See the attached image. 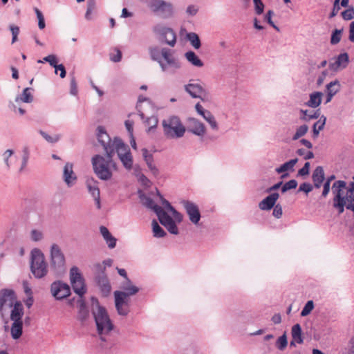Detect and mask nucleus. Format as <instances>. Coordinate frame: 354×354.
Here are the masks:
<instances>
[{
	"label": "nucleus",
	"mask_w": 354,
	"mask_h": 354,
	"mask_svg": "<svg viewBox=\"0 0 354 354\" xmlns=\"http://www.w3.org/2000/svg\"><path fill=\"white\" fill-rule=\"evenodd\" d=\"M309 169H310V163L308 162H306L305 163V165H304V167L299 170L298 175L304 176L308 174Z\"/></svg>",
	"instance_id": "obj_63"
},
{
	"label": "nucleus",
	"mask_w": 354,
	"mask_h": 354,
	"mask_svg": "<svg viewBox=\"0 0 354 354\" xmlns=\"http://www.w3.org/2000/svg\"><path fill=\"white\" fill-rule=\"evenodd\" d=\"M185 57L191 64L196 67H202L203 66V62L193 51H188L185 53Z\"/></svg>",
	"instance_id": "obj_33"
},
{
	"label": "nucleus",
	"mask_w": 354,
	"mask_h": 354,
	"mask_svg": "<svg viewBox=\"0 0 354 354\" xmlns=\"http://www.w3.org/2000/svg\"><path fill=\"white\" fill-rule=\"evenodd\" d=\"M323 93L319 91H315L310 94L309 100L306 102V105L311 108L318 107L322 102Z\"/></svg>",
	"instance_id": "obj_30"
},
{
	"label": "nucleus",
	"mask_w": 354,
	"mask_h": 354,
	"mask_svg": "<svg viewBox=\"0 0 354 354\" xmlns=\"http://www.w3.org/2000/svg\"><path fill=\"white\" fill-rule=\"evenodd\" d=\"M297 185V181L294 179H292V180H289L288 182H287L286 183H285L282 186L281 192L283 193H284L289 189L296 188Z\"/></svg>",
	"instance_id": "obj_52"
},
{
	"label": "nucleus",
	"mask_w": 354,
	"mask_h": 354,
	"mask_svg": "<svg viewBox=\"0 0 354 354\" xmlns=\"http://www.w3.org/2000/svg\"><path fill=\"white\" fill-rule=\"evenodd\" d=\"M332 192L335 194L333 198V206L338 209L339 214H342L344 212L346 201L348 200V198H351L354 192V183H352L348 189L344 181L339 180L333 184Z\"/></svg>",
	"instance_id": "obj_5"
},
{
	"label": "nucleus",
	"mask_w": 354,
	"mask_h": 354,
	"mask_svg": "<svg viewBox=\"0 0 354 354\" xmlns=\"http://www.w3.org/2000/svg\"><path fill=\"white\" fill-rule=\"evenodd\" d=\"M50 266L57 273L62 272L65 269V257L60 247L57 244H53L50 250Z\"/></svg>",
	"instance_id": "obj_10"
},
{
	"label": "nucleus",
	"mask_w": 354,
	"mask_h": 354,
	"mask_svg": "<svg viewBox=\"0 0 354 354\" xmlns=\"http://www.w3.org/2000/svg\"><path fill=\"white\" fill-rule=\"evenodd\" d=\"M10 30L12 32V44H14L17 41V37L19 34V28L15 25L10 26Z\"/></svg>",
	"instance_id": "obj_53"
},
{
	"label": "nucleus",
	"mask_w": 354,
	"mask_h": 354,
	"mask_svg": "<svg viewBox=\"0 0 354 354\" xmlns=\"http://www.w3.org/2000/svg\"><path fill=\"white\" fill-rule=\"evenodd\" d=\"M340 87L341 85L339 82L336 80L330 82L326 85V92L333 95H335L340 90Z\"/></svg>",
	"instance_id": "obj_36"
},
{
	"label": "nucleus",
	"mask_w": 354,
	"mask_h": 354,
	"mask_svg": "<svg viewBox=\"0 0 354 354\" xmlns=\"http://www.w3.org/2000/svg\"><path fill=\"white\" fill-rule=\"evenodd\" d=\"M326 121V118L324 115L319 117L313 127V136L314 138L318 137L319 132L324 129Z\"/></svg>",
	"instance_id": "obj_34"
},
{
	"label": "nucleus",
	"mask_w": 354,
	"mask_h": 354,
	"mask_svg": "<svg viewBox=\"0 0 354 354\" xmlns=\"http://www.w3.org/2000/svg\"><path fill=\"white\" fill-rule=\"evenodd\" d=\"M78 313L77 319L82 323L85 322L89 317V310L84 300L80 298L77 300Z\"/></svg>",
	"instance_id": "obj_28"
},
{
	"label": "nucleus",
	"mask_w": 354,
	"mask_h": 354,
	"mask_svg": "<svg viewBox=\"0 0 354 354\" xmlns=\"http://www.w3.org/2000/svg\"><path fill=\"white\" fill-rule=\"evenodd\" d=\"M287 345V337L286 335L284 333L277 339L276 342V346L279 350L283 351L286 348Z\"/></svg>",
	"instance_id": "obj_45"
},
{
	"label": "nucleus",
	"mask_w": 354,
	"mask_h": 354,
	"mask_svg": "<svg viewBox=\"0 0 354 354\" xmlns=\"http://www.w3.org/2000/svg\"><path fill=\"white\" fill-rule=\"evenodd\" d=\"M86 184L88 192L93 197L97 209H100L101 208L100 193L97 183L93 178H88Z\"/></svg>",
	"instance_id": "obj_19"
},
{
	"label": "nucleus",
	"mask_w": 354,
	"mask_h": 354,
	"mask_svg": "<svg viewBox=\"0 0 354 354\" xmlns=\"http://www.w3.org/2000/svg\"><path fill=\"white\" fill-rule=\"evenodd\" d=\"M156 14L165 18L171 17L173 14L172 4L163 1V3L159 6L158 11L156 12Z\"/></svg>",
	"instance_id": "obj_29"
},
{
	"label": "nucleus",
	"mask_w": 354,
	"mask_h": 354,
	"mask_svg": "<svg viewBox=\"0 0 354 354\" xmlns=\"http://www.w3.org/2000/svg\"><path fill=\"white\" fill-rule=\"evenodd\" d=\"M95 9V1L94 0H89L87 3V9L85 14V18L87 20H91V15Z\"/></svg>",
	"instance_id": "obj_46"
},
{
	"label": "nucleus",
	"mask_w": 354,
	"mask_h": 354,
	"mask_svg": "<svg viewBox=\"0 0 354 354\" xmlns=\"http://www.w3.org/2000/svg\"><path fill=\"white\" fill-rule=\"evenodd\" d=\"M181 204L185 210L189 221L195 226H198L201 214L198 205L188 200H183Z\"/></svg>",
	"instance_id": "obj_13"
},
{
	"label": "nucleus",
	"mask_w": 354,
	"mask_h": 354,
	"mask_svg": "<svg viewBox=\"0 0 354 354\" xmlns=\"http://www.w3.org/2000/svg\"><path fill=\"white\" fill-rule=\"evenodd\" d=\"M70 93L73 95H75L77 93V86L75 79L73 77L70 82Z\"/></svg>",
	"instance_id": "obj_62"
},
{
	"label": "nucleus",
	"mask_w": 354,
	"mask_h": 354,
	"mask_svg": "<svg viewBox=\"0 0 354 354\" xmlns=\"http://www.w3.org/2000/svg\"><path fill=\"white\" fill-rule=\"evenodd\" d=\"M97 283L102 296H109L111 290V286L107 277L104 274L99 275L97 277Z\"/></svg>",
	"instance_id": "obj_23"
},
{
	"label": "nucleus",
	"mask_w": 354,
	"mask_h": 354,
	"mask_svg": "<svg viewBox=\"0 0 354 354\" xmlns=\"http://www.w3.org/2000/svg\"><path fill=\"white\" fill-rule=\"evenodd\" d=\"M69 277L70 282L74 292L76 293L80 298L83 299V296L86 292V288L84 279L82 277L80 269L76 266H73L70 269Z\"/></svg>",
	"instance_id": "obj_8"
},
{
	"label": "nucleus",
	"mask_w": 354,
	"mask_h": 354,
	"mask_svg": "<svg viewBox=\"0 0 354 354\" xmlns=\"http://www.w3.org/2000/svg\"><path fill=\"white\" fill-rule=\"evenodd\" d=\"M349 62L348 55L346 53L337 56L334 62L329 64V68L333 71H337L339 68H345Z\"/></svg>",
	"instance_id": "obj_21"
},
{
	"label": "nucleus",
	"mask_w": 354,
	"mask_h": 354,
	"mask_svg": "<svg viewBox=\"0 0 354 354\" xmlns=\"http://www.w3.org/2000/svg\"><path fill=\"white\" fill-rule=\"evenodd\" d=\"M97 138L98 142L103 147L106 154H114V148L116 141L122 140L120 138H115L113 140L105 131L103 127L99 126L97 128Z\"/></svg>",
	"instance_id": "obj_11"
},
{
	"label": "nucleus",
	"mask_w": 354,
	"mask_h": 354,
	"mask_svg": "<svg viewBox=\"0 0 354 354\" xmlns=\"http://www.w3.org/2000/svg\"><path fill=\"white\" fill-rule=\"evenodd\" d=\"M185 91L193 98L201 97L205 92L203 87L198 83H191L185 85Z\"/></svg>",
	"instance_id": "obj_24"
},
{
	"label": "nucleus",
	"mask_w": 354,
	"mask_h": 354,
	"mask_svg": "<svg viewBox=\"0 0 354 354\" xmlns=\"http://www.w3.org/2000/svg\"><path fill=\"white\" fill-rule=\"evenodd\" d=\"M149 54L151 58L159 64L162 71L167 74L174 75L181 68L180 61L174 56V51L169 48L151 47Z\"/></svg>",
	"instance_id": "obj_3"
},
{
	"label": "nucleus",
	"mask_w": 354,
	"mask_h": 354,
	"mask_svg": "<svg viewBox=\"0 0 354 354\" xmlns=\"http://www.w3.org/2000/svg\"><path fill=\"white\" fill-rule=\"evenodd\" d=\"M10 319L12 322H22L24 315V306L20 301H15L10 308Z\"/></svg>",
	"instance_id": "obj_25"
},
{
	"label": "nucleus",
	"mask_w": 354,
	"mask_h": 354,
	"mask_svg": "<svg viewBox=\"0 0 354 354\" xmlns=\"http://www.w3.org/2000/svg\"><path fill=\"white\" fill-rule=\"evenodd\" d=\"M187 39L190 42L191 45L195 48H200L201 44L198 35L195 32H189L187 34Z\"/></svg>",
	"instance_id": "obj_40"
},
{
	"label": "nucleus",
	"mask_w": 354,
	"mask_h": 354,
	"mask_svg": "<svg viewBox=\"0 0 354 354\" xmlns=\"http://www.w3.org/2000/svg\"><path fill=\"white\" fill-rule=\"evenodd\" d=\"M114 154H106V157L95 155L92 158V165L98 177H111L117 170L116 163L113 160Z\"/></svg>",
	"instance_id": "obj_4"
},
{
	"label": "nucleus",
	"mask_w": 354,
	"mask_h": 354,
	"mask_svg": "<svg viewBox=\"0 0 354 354\" xmlns=\"http://www.w3.org/2000/svg\"><path fill=\"white\" fill-rule=\"evenodd\" d=\"M297 161V158L290 160L289 161L281 165L280 167H277L275 171L278 174H281L280 177H287L289 172L294 171L295 165Z\"/></svg>",
	"instance_id": "obj_26"
},
{
	"label": "nucleus",
	"mask_w": 354,
	"mask_h": 354,
	"mask_svg": "<svg viewBox=\"0 0 354 354\" xmlns=\"http://www.w3.org/2000/svg\"><path fill=\"white\" fill-rule=\"evenodd\" d=\"M334 178H327L326 180L324 183V187H323V192H322V196L324 197H326L328 194L330 192V181L331 180H333Z\"/></svg>",
	"instance_id": "obj_59"
},
{
	"label": "nucleus",
	"mask_w": 354,
	"mask_h": 354,
	"mask_svg": "<svg viewBox=\"0 0 354 354\" xmlns=\"http://www.w3.org/2000/svg\"><path fill=\"white\" fill-rule=\"evenodd\" d=\"M113 295L115 307L118 315L122 317H127L131 311L129 298L125 297V295L119 292L118 290L115 291Z\"/></svg>",
	"instance_id": "obj_12"
},
{
	"label": "nucleus",
	"mask_w": 354,
	"mask_h": 354,
	"mask_svg": "<svg viewBox=\"0 0 354 354\" xmlns=\"http://www.w3.org/2000/svg\"><path fill=\"white\" fill-rule=\"evenodd\" d=\"M311 177H324V169L321 166H318L314 170Z\"/></svg>",
	"instance_id": "obj_64"
},
{
	"label": "nucleus",
	"mask_w": 354,
	"mask_h": 354,
	"mask_svg": "<svg viewBox=\"0 0 354 354\" xmlns=\"http://www.w3.org/2000/svg\"><path fill=\"white\" fill-rule=\"evenodd\" d=\"M314 308V303L312 300L308 301L301 312V316L308 315Z\"/></svg>",
	"instance_id": "obj_47"
},
{
	"label": "nucleus",
	"mask_w": 354,
	"mask_h": 354,
	"mask_svg": "<svg viewBox=\"0 0 354 354\" xmlns=\"http://www.w3.org/2000/svg\"><path fill=\"white\" fill-rule=\"evenodd\" d=\"M153 236L156 238H162L166 236V232L160 226L156 220H153L151 223Z\"/></svg>",
	"instance_id": "obj_37"
},
{
	"label": "nucleus",
	"mask_w": 354,
	"mask_h": 354,
	"mask_svg": "<svg viewBox=\"0 0 354 354\" xmlns=\"http://www.w3.org/2000/svg\"><path fill=\"white\" fill-rule=\"evenodd\" d=\"M35 14H36L37 19H38L39 28L42 30L46 26L43 14L37 8H35Z\"/></svg>",
	"instance_id": "obj_51"
},
{
	"label": "nucleus",
	"mask_w": 354,
	"mask_h": 354,
	"mask_svg": "<svg viewBox=\"0 0 354 354\" xmlns=\"http://www.w3.org/2000/svg\"><path fill=\"white\" fill-rule=\"evenodd\" d=\"M164 135L169 139H178L184 136L186 128L180 119L176 115H170L162 121Z\"/></svg>",
	"instance_id": "obj_6"
},
{
	"label": "nucleus",
	"mask_w": 354,
	"mask_h": 354,
	"mask_svg": "<svg viewBox=\"0 0 354 354\" xmlns=\"http://www.w3.org/2000/svg\"><path fill=\"white\" fill-rule=\"evenodd\" d=\"M30 270L35 277L41 279L48 273V266L44 254L39 249L31 251Z\"/></svg>",
	"instance_id": "obj_7"
},
{
	"label": "nucleus",
	"mask_w": 354,
	"mask_h": 354,
	"mask_svg": "<svg viewBox=\"0 0 354 354\" xmlns=\"http://www.w3.org/2000/svg\"><path fill=\"white\" fill-rule=\"evenodd\" d=\"M187 130L189 132L200 138L204 137L207 131L205 124L194 118H188Z\"/></svg>",
	"instance_id": "obj_17"
},
{
	"label": "nucleus",
	"mask_w": 354,
	"mask_h": 354,
	"mask_svg": "<svg viewBox=\"0 0 354 354\" xmlns=\"http://www.w3.org/2000/svg\"><path fill=\"white\" fill-rule=\"evenodd\" d=\"M138 180L144 189V190H138L142 204L156 213L160 223L169 233L177 235L179 232L176 223L182 222L183 215L163 198L156 187L150 192H147V189L151 185L149 178H138Z\"/></svg>",
	"instance_id": "obj_1"
},
{
	"label": "nucleus",
	"mask_w": 354,
	"mask_h": 354,
	"mask_svg": "<svg viewBox=\"0 0 354 354\" xmlns=\"http://www.w3.org/2000/svg\"><path fill=\"white\" fill-rule=\"evenodd\" d=\"M145 3L152 12L156 13L159 6L163 3V0H146Z\"/></svg>",
	"instance_id": "obj_44"
},
{
	"label": "nucleus",
	"mask_w": 354,
	"mask_h": 354,
	"mask_svg": "<svg viewBox=\"0 0 354 354\" xmlns=\"http://www.w3.org/2000/svg\"><path fill=\"white\" fill-rule=\"evenodd\" d=\"M153 31L160 35V39L165 44L174 47L176 42V36L174 30L167 27L157 25L153 28Z\"/></svg>",
	"instance_id": "obj_15"
},
{
	"label": "nucleus",
	"mask_w": 354,
	"mask_h": 354,
	"mask_svg": "<svg viewBox=\"0 0 354 354\" xmlns=\"http://www.w3.org/2000/svg\"><path fill=\"white\" fill-rule=\"evenodd\" d=\"M39 133L44 138V139H45L46 142L51 144H54L59 142L62 138V136L60 134L54 133L53 135H50L42 130L39 131Z\"/></svg>",
	"instance_id": "obj_38"
},
{
	"label": "nucleus",
	"mask_w": 354,
	"mask_h": 354,
	"mask_svg": "<svg viewBox=\"0 0 354 354\" xmlns=\"http://www.w3.org/2000/svg\"><path fill=\"white\" fill-rule=\"evenodd\" d=\"M282 214H283V211H282V207L281 205L279 204H277V205H275L274 207H273V212H272V215L277 218H279L281 217L282 216Z\"/></svg>",
	"instance_id": "obj_58"
},
{
	"label": "nucleus",
	"mask_w": 354,
	"mask_h": 354,
	"mask_svg": "<svg viewBox=\"0 0 354 354\" xmlns=\"http://www.w3.org/2000/svg\"><path fill=\"white\" fill-rule=\"evenodd\" d=\"M33 100V96L31 94L30 88H26L24 89L22 94L16 97L15 101L17 102L19 101H21L25 103H30Z\"/></svg>",
	"instance_id": "obj_35"
},
{
	"label": "nucleus",
	"mask_w": 354,
	"mask_h": 354,
	"mask_svg": "<svg viewBox=\"0 0 354 354\" xmlns=\"http://www.w3.org/2000/svg\"><path fill=\"white\" fill-rule=\"evenodd\" d=\"M195 109L198 114L203 118V119L209 124L213 131L218 130V124L214 115L207 109H205L200 103L195 105Z\"/></svg>",
	"instance_id": "obj_18"
},
{
	"label": "nucleus",
	"mask_w": 354,
	"mask_h": 354,
	"mask_svg": "<svg viewBox=\"0 0 354 354\" xmlns=\"http://www.w3.org/2000/svg\"><path fill=\"white\" fill-rule=\"evenodd\" d=\"M23 322H12L10 333L14 339H18L22 335Z\"/></svg>",
	"instance_id": "obj_32"
},
{
	"label": "nucleus",
	"mask_w": 354,
	"mask_h": 354,
	"mask_svg": "<svg viewBox=\"0 0 354 354\" xmlns=\"http://www.w3.org/2000/svg\"><path fill=\"white\" fill-rule=\"evenodd\" d=\"M14 154V151L12 149H7L3 153V159L5 165L8 168H10L12 163L10 161L11 157Z\"/></svg>",
	"instance_id": "obj_48"
},
{
	"label": "nucleus",
	"mask_w": 354,
	"mask_h": 354,
	"mask_svg": "<svg viewBox=\"0 0 354 354\" xmlns=\"http://www.w3.org/2000/svg\"><path fill=\"white\" fill-rule=\"evenodd\" d=\"M121 288L122 290H118L119 292L124 294L125 297L127 298L136 295L140 290L139 288L135 286L129 278L122 283Z\"/></svg>",
	"instance_id": "obj_22"
},
{
	"label": "nucleus",
	"mask_w": 354,
	"mask_h": 354,
	"mask_svg": "<svg viewBox=\"0 0 354 354\" xmlns=\"http://www.w3.org/2000/svg\"><path fill=\"white\" fill-rule=\"evenodd\" d=\"M145 123L149 127L147 129V132L151 133L156 128L158 125V118L155 115H152L146 120Z\"/></svg>",
	"instance_id": "obj_41"
},
{
	"label": "nucleus",
	"mask_w": 354,
	"mask_h": 354,
	"mask_svg": "<svg viewBox=\"0 0 354 354\" xmlns=\"http://www.w3.org/2000/svg\"><path fill=\"white\" fill-rule=\"evenodd\" d=\"M342 30L335 29L331 35L330 38V43L331 44H338L341 40V36H342Z\"/></svg>",
	"instance_id": "obj_50"
},
{
	"label": "nucleus",
	"mask_w": 354,
	"mask_h": 354,
	"mask_svg": "<svg viewBox=\"0 0 354 354\" xmlns=\"http://www.w3.org/2000/svg\"><path fill=\"white\" fill-rule=\"evenodd\" d=\"M28 158H29L28 151V149H24V155H23V157H22L21 166V167L19 169L21 171L26 168V167L27 165V163H28Z\"/></svg>",
	"instance_id": "obj_61"
},
{
	"label": "nucleus",
	"mask_w": 354,
	"mask_h": 354,
	"mask_svg": "<svg viewBox=\"0 0 354 354\" xmlns=\"http://www.w3.org/2000/svg\"><path fill=\"white\" fill-rule=\"evenodd\" d=\"M339 1L340 0H335L333 10L329 16L330 18H333L337 15L339 10H340Z\"/></svg>",
	"instance_id": "obj_60"
},
{
	"label": "nucleus",
	"mask_w": 354,
	"mask_h": 354,
	"mask_svg": "<svg viewBox=\"0 0 354 354\" xmlns=\"http://www.w3.org/2000/svg\"><path fill=\"white\" fill-rule=\"evenodd\" d=\"M16 301L15 292L11 290H0V313L3 316L8 310L14 305Z\"/></svg>",
	"instance_id": "obj_14"
},
{
	"label": "nucleus",
	"mask_w": 354,
	"mask_h": 354,
	"mask_svg": "<svg viewBox=\"0 0 354 354\" xmlns=\"http://www.w3.org/2000/svg\"><path fill=\"white\" fill-rule=\"evenodd\" d=\"M274 15V12L272 10H268L266 15V20L267 21V22L271 26H272L275 30H277V31H279V28L278 26H277L274 22L272 21V17Z\"/></svg>",
	"instance_id": "obj_57"
},
{
	"label": "nucleus",
	"mask_w": 354,
	"mask_h": 354,
	"mask_svg": "<svg viewBox=\"0 0 354 354\" xmlns=\"http://www.w3.org/2000/svg\"><path fill=\"white\" fill-rule=\"evenodd\" d=\"M44 237V232L41 229H32L30 232V239L33 242H39L43 240Z\"/></svg>",
	"instance_id": "obj_39"
},
{
	"label": "nucleus",
	"mask_w": 354,
	"mask_h": 354,
	"mask_svg": "<svg viewBox=\"0 0 354 354\" xmlns=\"http://www.w3.org/2000/svg\"><path fill=\"white\" fill-rule=\"evenodd\" d=\"M115 152H116L124 167L127 170L131 169L133 160L129 146L122 140H118L115 145L114 153Z\"/></svg>",
	"instance_id": "obj_9"
},
{
	"label": "nucleus",
	"mask_w": 354,
	"mask_h": 354,
	"mask_svg": "<svg viewBox=\"0 0 354 354\" xmlns=\"http://www.w3.org/2000/svg\"><path fill=\"white\" fill-rule=\"evenodd\" d=\"M301 112L304 114V119L306 120L317 119L320 116L319 109H317L314 111H308V110H301Z\"/></svg>",
	"instance_id": "obj_43"
},
{
	"label": "nucleus",
	"mask_w": 354,
	"mask_h": 354,
	"mask_svg": "<svg viewBox=\"0 0 354 354\" xmlns=\"http://www.w3.org/2000/svg\"><path fill=\"white\" fill-rule=\"evenodd\" d=\"M91 301V312L95 320L97 336L102 342L101 346L105 348H111L114 345L115 325L106 309L100 304L98 300L92 297Z\"/></svg>",
	"instance_id": "obj_2"
},
{
	"label": "nucleus",
	"mask_w": 354,
	"mask_h": 354,
	"mask_svg": "<svg viewBox=\"0 0 354 354\" xmlns=\"http://www.w3.org/2000/svg\"><path fill=\"white\" fill-rule=\"evenodd\" d=\"M73 174V164L67 162L64 168V177H72Z\"/></svg>",
	"instance_id": "obj_56"
},
{
	"label": "nucleus",
	"mask_w": 354,
	"mask_h": 354,
	"mask_svg": "<svg viewBox=\"0 0 354 354\" xmlns=\"http://www.w3.org/2000/svg\"><path fill=\"white\" fill-rule=\"evenodd\" d=\"M145 160L146 163L148 165V167L151 171L152 175H157L158 174V169L156 167L155 165L153 162V156L151 154L149 155L148 157L145 158Z\"/></svg>",
	"instance_id": "obj_49"
},
{
	"label": "nucleus",
	"mask_w": 354,
	"mask_h": 354,
	"mask_svg": "<svg viewBox=\"0 0 354 354\" xmlns=\"http://www.w3.org/2000/svg\"><path fill=\"white\" fill-rule=\"evenodd\" d=\"M100 232L109 249H113L116 246L117 239L114 237L109 229L105 226L100 227Z\"/></svg>",
	"instance_id": "obj_27"
},
{
	"label": "nucleus",
	"mask_w": 354,
	"mask_h": 354,
	"mask_svg": "<svg viewBox=\"0 0 354 354\" xmlns=\"http://www.w3.org/2000/svg\"><path fill=\"white\" fill-rule=\"evenodd\" d=\"M50 292L57 300H61L70 295L71 288L66 283L55 281L50 286Z\"/></svg>",
	"instance_id": "obj_16"
},
{
	"label": "nucleus",
	"mask_w": 354,
	"mask_h": 354,
	"mask_svg": "<svg viewBox=\"0 0 354 354\" xmlns=\"http://www.w3.org/2000/svg\"><path fill=\"white\" fill-rule=\"evenodd\" d=\"M308 131V127L306 124H302L297 128L295 134L292 136L293 140H297L301 137L305 136Z\"/></svg>",
	"instance_id": "obj_42"
},
{
	"label": "nucleus",
	"mask_w": 354,
	"mask_h": 354,
	"mask_svg": "<svg viewBox=\"0 0 354 354\" xmlns=\"http://www.w3.org/2000/svg\"><path fill=\"white\" fill-rule=\"evenodd\" d=\"M342 16L344 20H351L354 18V9L348 8L342 12Z\"/></svg>",
	"instance_id": "obj_54"
},
{
	"label": "nucleus",
	"mask_w": 354,
	"mask_h": 354,
	"mask_svg": "<svg viewBox=\"0 0 354 354\" xmlns=\"http://www.w3.org/2000/svg\"><path fill=\"white\" fill-rule=\"evenodd\" d=\"M291 334L293 339L290 343L291 345H294V342L297 344L303 343L304 340L301 336V328L299 324H296L292 327Z\"/></svg>",
	"instance_id": "obj_31"
},
{
	"label": "nucleus",
	"mask_w": 354,
	"mask_h": 354,
	"mask_svg": "<svg viewBox=\"0 0 354 354\" xmlns=\"http://www.w3.org/2000/svg\"><path fill=\"white\" fill-rule=\"evenodd\" d=\"M255 12L257 15H261L263 12L264 5L262 3L261 0H253Z\"/></svg>",
	"instance_id": "obj_55"
},
{
	"label": "nucleus",
	"mask_w": 354,
	"mask_h": 354,
	"mask_svg": "<svg viewBox=\"0 0 354 354\" xmlns=\"http://www.w3.org/2000/svg\"><path fill=\"white\" fill-rule=\"evenodd\" d=\"M279 195L277 192H272L259 203V208L263 211L270 210L276 205Z\"/></svg>",
	"instance_id": "obj_20"
}]
</instances>
